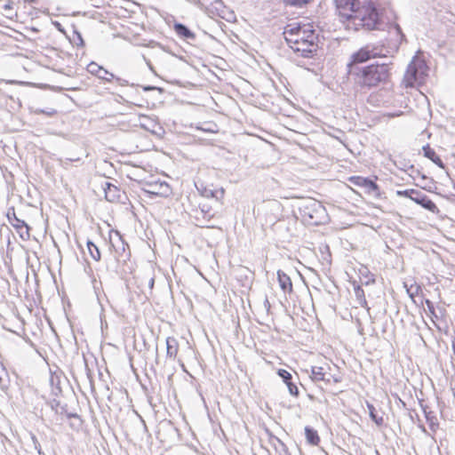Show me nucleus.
<instances>
[{"label":"nucleus","mask_w":455,"mask_h":455,"mask_svg":"<svg viewBox=\"0 0 455 455\" xmlns=\"http://www.w3.org/2000/svg\"><path fill=\"white\" fill-rule=\"evenodd\" d=\"M452 348H453V351L455 353V338H454V340L452 341Z\"/></svg>","instance_id":"nucleus-36"},{"label":"nucleus","mask_w":455,"mask_h":455,"mask_svg":"<svg viewBox=\"0 0 455 455\" xmlns=\"http://www.w3.org/2000/svg\"><path fill=\"white\" fill-rule=\"evenodd\" d=\"M0 10L6 18L12 20L17 16L15 2L13 0H1Z\"/></svg>","instance_id":"nucleus-17"},{"label":"nucleus","mask_w":455,"mask_h":455,"mask_svg":"<svg viewBox=\"0 0 455 455\" xmlns=\"http://www.w3.org/2000/svg\"><path fill=\"white\" fill-rule=\"evenodd\" d=\"M277 375L283 379V381L286 385L289 394L293 397H299V390L297 385L292 382L291 374L284 369H279L277 371Z\"/></svg>","instance_id":"nucleus-10"},{"label":"nucleus","mask_w":455,"mask_h":455,"mask_svg":"<svg viewBox=\"0 0 455 455\" xmlns=\"http://www.w3.org/2000/svg\"><path fill=\"white\" fill-rule=\"evenodd\" d=\"M39 112L42 113V114H45V115H47L49 116H55L57 114V111L55 109H52L51 111H47V112L44 111V110H40Z\"/></svg>","instance_id":"nucleus-33"},{"label":"nucleus","mask_w":455,"mask_h":455,"mask_svg":"<svg viewBox=\"0 0 455 455\" xmlns=\"http://www.w3.org/2000/svg\"><path fill=\"white\" fill-rule=\"evenodd\" d=\"M374 58L371 51L369 50L368 47H363L359 49L357 52L353 53L350 57V60L347 63V74L351 76L352 71H355L356 68H360L357 67V64L363 63Z\"/></svg>","instance_id":"nucleus-7"},{"label":"nucleus","mask_w":455,"mask_h":455,"mask_svg":"<svg viewBox=\"0 0 455 455\" xmlns=\"http://www.w3.org/2000/svg\"><path fill=\"white\" fill-rule=\"evenodd\" d=\"M180 344L175 337L166 339V355L168 358L175 361L178 358Z\"/></svg>","instance_id":"nucleus-14"},{"label":"nucleus","mask_w":455,"mask_h":455,"mask_svg":"<svg viewBox=\"0 0 455 455\" xmlns=\"http://www.w3.org/2000/svg\"><path fill=\"white\" fill-rule=\"evenodd\" d=\"M426 305H427V307L428 310H429L430 312L434 313V311H435V307H434L433 303H432L429 299H426Z\"/></svg>","instance_id":"nucleus-34"},{"label":"nucleus","mask_w":455,"mask_h":455,"mask_svg":"<svg viewBox=\"0 0 455 455\" xmlns=\"http://www.w3.org/2000/svg\"><path fill=\"white\" fill-rule=\"evenodd\" d=\"M87 249H88V251H89L91 257L95 261H100V260L101 254H100V251L99 250V247L95 243H93L91 241H87Z\"/></svg>","instance_id":"nucleus-26"},{"label":"nucleus","mask_w":455,"mask_h":455,"mask_svg":"<svg viewBox=\"0 0 455 455\" xmlns=\"http://www.w3.org/2000/svg\"><path fill=\"white\" fill-rule=\"evenodd\" d=\"M354 291L359 306L362 307H367L368 303L363 289L359 284H355L354 286Z\"/></svg>","instance_id":"nucleus-24"},{"label":"nucleus","mask_w":455,"mask_h":455,"mask_svg":"<svg viewBox=\"0 0 455 455\" xmlns=\"http://www.w3.org/2000/svg\"><path fill=\"white\" fill-rule=\"evenodd\" d=\"M203 212H204L206 213L207 216H212V209L211 208H207V210H204V208L202 209Z\"/></svg>","instance_id":"nucleus-35"},{"label":"nucleus","mask_w":455,"mask_h":455,"mask_svg":"<svg viewBox=\"0 0 455 455\" xmlns=\"http://www.w3.org/2000/svg\"><path fill=\"white\" fill-rule=\"evenodd\" d=\"M102 188L107 201L113 204L120 203L122 201L124 193L120 189L119 187L107 181Z\"/></svg>","instance_id":"nucleus-8"},{"label":"nucleus","mask_w":455,"mask_h":455,"mask_svg":"<svg viewBox=\"0 0 455 455\" xmlns=\"http://www.w3.org/2000/svg\"><path fill=\"white\" fill-rule=\"evenodd\" d=\"M140 124L142 128L150 132H154V129L156 126V123L154 119L144 115L140 116Z\"/></svg>","instance_id":"nucleus-25"},{"label":"nucleus","mask_w":455,"mask_h":455,"mask_svg":"<svg viewBox=\"0 0 455 455\" xmlns=\"http://www.w3.org/2000/svg\"><path fill=\"white\" fill-rule=\"evenodd\" d=\"M331 363H324L322 365L312 366L310 379L314 382H320L324 379V375L330 370Z\"/></svg>","instance_id":"nucleus-13"},{"label":"nucleus","mask_w":455,"mask_h":455,"mask_svg":"<svg viewBox=\"0 0 455 455\" xmlns=\"http://www.w3.org/2000/svg\"><path fill=\"white\" fill-rule=\"evenodd\" d=\"M324 379L322 382L325 384H338L342 381V373L339 367L334 363H331L330 370L324 375Z\"/></svg>","instance_id":"nucleus-12"},{"label":"nucleus","mask_w":455,"mask_h":455,"mask_svg":"<svg viewBox=\"0 0 455 455\" xmlns=\"http://www.w3.org/2000/svg\"><path fill=\"white\" fill-rule=\"evenodd\" d=\"M348 180L355 186L363 188L367 193H378L379 192V187L378 184L368 178L361 176H352Z\"/></svg>","instance_id":"nucleus-9"},{"label":"nucleus","mask_w":455,"mask_h":455,"mask_svg":"<svg viewBox=\"0 0 455 455\" xmlns=\"http://www.w3.org/2000/svg\"><path fill=\"white\" fill-rule=\"evenodd\" d=\"M424 156L431 160L435 164H436L438 167L444 169L445 164H443L442 158L440 156L435 152V150L431 148L430 145H426L422 148Z\"/></svg>","instance_id":"nucleus-16"},{"label":"nucleus","mask_w":455,"mask_h":455,"mask_svg":"<svg viewBox=\"0 0 455 455\" xmlns=\"http://www.w3.org/2000/svg\"><path fill=\"white\" fill-rule=\"evenodd\" d=\"M6 217L10 224L13 227L16 232L19 234V236L23 241H28L30 238V228L28 224L19 219L16 215L14 207H11L8 209L6 213Z\"/></svg>","instance_id":"nucleus-6"},{"label":"nucleus","mask_w":455,"mask_h":455,"mask_svg":"<svg viewBox=\"0 0 455 455\" xmlns=\"http://www.w3.org/2000/svg\"><path fill=\"white\" fill-rule=\"evenodd\" d=\"M396 195L398 196L411 198V188L410 189H405V190H398L396 192Z\"/></svg>","instance_id":"nucleus-32"},{"label":"nucleus","mask_w":455,"mask_h":455,"mask_svg":"<svg viewBox=\"0 0 455 455\" xmlns=\"http://www.w3.org/2000/svg\"><path fill=\"white\" fill-rule=\"evenodd\" d=\"M170 190V186L166 182H161L149 184L146 192L154 196H166Z\"/></svg>","instance_id":"nucleus-15"},{"label":"nucleus","mask_w":455,"mask_h":455,"mask_svg":"<svg viewBox=\"0 0 455 455\" xmlns=\"http://www.w3.org/2000/svg\"><path fill=\"white\" fill-rule=\"evenodd\" d=\"M417 204H419L424 209L429 211L430 212H432L434 214L438 215L440 213V210L437 207V205L425 194Z\"/></svg>","instance_id":"nucleus-19"},{"label":"nucleus","mask_w":455,"mask_h":455,"mask_svg":"<svg viewBox=\"0 0 455 455\" xmlns=\"http://www.w3.org/2000/svg\"><path fill=\"white\" fill-rule=\"evenodd\" d=\"M424 196L422 192L419 190L411 188V200L415 202L416 204L419 203V201L421 199V197Z\"/></svg>","instance_id":"nucleus-28"},{"label":"nucleus","mask_w":455,"mask_h":455,"mask_svg":"<svg viewBox=\"0 0 455 455\" xmlns=\"http://www.w3.org/2000/svg\"><path fill=\"white\" fill-rule=\"evenodd\" d=\"M335 12L339 20L353 30H376L395 28L402 33L397 17L389 4L371 0L363 4L360 0H333Z\"/></svg>","instance_id":"nucleus-1"},{"label":"nucleus","mask_w":455,"mask_h":455,"mask_svg":"<svg viewBox=\"0 0 455 455\" xmlns=\"http://www.w3.org/2000/svg\"><path fill=\"white\" fill-rule=\"evenodd\" d=\"M368 408L370 410L371 418L376 422L377 425H379V426L382 425L383 418L382 417L377 418V415H375V413H374L375 409H374L373 405L369 404Z\"/></svg>","instance_id":"nucleus-29"},{"label":"nucleus","mask_w":455,"mask_h":455,"mask_svg":"<svg viewBox=\"0 0 455 455\" xmlns=\"http://www.w3.org/2000/svg\"><path fill=\"white\" fill-rule=\"evenodd\" d=\"M283 2L289 6L302 7L311 2V0H283Z\"/></svg>","instance_id":"nucleus-27"},{"label":"nucleus","mask_w":455,"mask_h":455,"mask_svg":"<svg viewBox=\"0 0 455 455\" xmlns=\"http://www.w3.org/2000/svg\"><path fill=\"white\" fill-rule=\"evenodd\" d=\"M277 277L281 289L284 292L291 293L292 291V283L289 275H287L284 272L278 270Z\"/></svg>","instance_id":"nucleus-18"},{"label":"nucleus","mask_w":455,"mask_h":455,"mask_svg":"<svg viewBox=\"0 0 455 455\" xmlns=\"http://www.w3.org/2000/svg\"><path fill=\"white\" fill-rule=\"evenodd\" d=\"M305 435H306V439L309 444L317 446L320 443L321 439L318 435V432L315 429H314L310 427H305Z\"/></svg>","instance_id":"nucleus-21"},{"label":"nucleus","mask_w":455,"mask_h":455,"mask_svg":"<svg viewBox=\"0 0 455 455\" xmlns=\"http://www.w3.org/2000/svg\"><path fill=\"white\" fill-rule=\"evenodd\" d=\"M87 70L91 74L98 76L99 77H104L107 75H109L110 78L114 77L113 74L109 73L108 70L104 69L101 66L93 61L88 64Z\"/></svg>","instance_id":"nucleus-20"},{"label":"nucleus","mask_w":455,"mask_h":455,"mask_svg":"<svg viewBox=\"0 0 455 455\" xmlns=\"http://www.w3.org/2000/svg\"><path fill=\"white\" fill-rule=\"evenodd\" d=\"M351 77L359 88L370 89L389 82L391 68L386 63L371 64L352 71Z\"/></svg>","instance_id":"nucleus-3"},{"label":"nucleus","mask_w":455,"mask_h":455,"mask_svg":"<svg viewBox=\"0 0 455 455\" xmlns=\"http://www.w3.org/2000/svg\"><path fill=\"white\" fill-rule=\"evenodd\" d=\"M173 29L175 33L181 38L194 39L196 36L192 31H190L186 26L180 23L174 24Z\"/></svg>","instance_id":"nucleus-22"},{"label":"nucleus","mask_w":455,"mask_h":455,"mask_svg":"<svg viewBox=\"0 0 455 455\" xmlns=\"http://www.w3.org/2000/svg\"><path fill=\"white\" fill-rule=\"evenodd\" d=\"M361 277V283L365 285L373 284L375 283L374 275L371 274L366 267H363L359 269Z\"/></svg>","instance_id":"nucleus-23"},{"label":"nucleus","mask_w":455,"mask_h":455,"mask_svg":"<svg viewBox=\"0 0 455 455\" xmlns=\"http://www.w3.org/2000/svg\"><path fill=\"white\" fill-rule=\"evenodd\" d=\"M24 9H28V13L32 19L37 18L43 11V0H21Z\"/></svg>","instance_id":"nucleus-11"},{"label":"nucleus","mask_w":455,"mask_h":455,"mask_svg":"<svg viewBox=\"0 0 455 455\" xmlns=\"http://www.w3.org/2000/svg\"><path fill=\"white\" fill-rule=\"evenodd\" d=\"M287 45L298 57L314 59L320 50V38L312 23L293 22L283 32Z\"/></svg>","instance_id":"nucleus-2"},{"label":"nucleus","mask_w":455,"mask_h":455,"mask_svg":"<svg viewBox=\"0 0 455 455\" xmlns=\"http://www.w3.org/2000/svg\"><path fill=\"white\" fill-rule=\"evenodd\" d=\"M428 67L426 62L419 58H414L408 65L403 76V85L405 88L419 86L425 83L427 76Z\"/></svg>","instance_id":"nucleus-4"},{"label":"nucleus","mask_w":455,"mask_h":455,"mask_svg":"<svg viewBox=\"0 0 455 455\" xmlns=\"http://www.w3.org/2000/svg\"><path fill=\"white\" fill-rule=\"evenodd\" d=\"M116 238L119 242L123 243L122 238L117 231L110 230L108 233V238L111 247H115L113 244V238Z\"/></svg>","instance_id":"nucleus-31"},{"label":"nucleus","mask_w":455,"mask_h":455,"mask_svg":"<svg viewBox=\"0 0 455 455\" xmlns=\"http://www.w3.org/2000/svg\"><path fill=\"white\" fill-rule=\"evenodd\" d=\"M68 418L70 419H74V422L70 423L72 427H76L78 428L82 426L83 420L78 415L72 414V415H69Z\"/></svg>","instance_id":"nucleus-30"},{"label":"nucleus","mask_w":455,"mask_h":455,"mask_svg":"<svg viewBox=\"0 0 455 455\" xmlns=\"http://www.w3.org/2000/svg\"><path fill=\"white\" fill-rule=\"evenodd\" d=\"M300 215L303 221L310 226L323 224L328 219L325 207L316 200L305 204L300 208Z\"/></svg>","instance_id":"nucleus-5"}]
</instances>
